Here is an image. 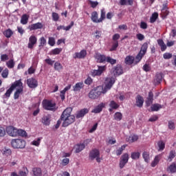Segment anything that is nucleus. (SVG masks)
I'll list each match as a JSON object with an SVG mask.
<instances>
[{
    "mask_svg": "<svg viewBox=\"0 0 176 176\" xmlns=\"http://www.w3.org/2000/svg\"><path fill=\"white\" fill-rule=\"evenodd\" d=\"M115 84V78L107 77L105 80V86H98L91 90L89 93V98L96 100L102 94H105L108 90H111L112 86Z\"/></svg>",
    "mask_w": 176,
    "mask_h": 176,
    "instance_id": "obj_1",
    "label": "nucleus"
},
{
    "mask_svg": "<svg viewBox=\"0 0 176 176\" xmlns=\"http://www.w3.org/2000/svg\"><path fill=\"white\" fill-rule=\"evenodd\" d=\"M16 87H19L14 94V100H18V98L20 97V94L23 93V82H21V79H19L18 80H16L14 82L13 84H12L11 87L6 91V92L3 95V98L4 100H9V98L13 93V90L16 89Z\"/></svg>",
    "mask_w": 176,
    "mask_h": 176,
    "instance_id": "obj_2",
    "label": "nucleus"
},
{
    "mask_svg": "<svg viewBox=\"0 0 176 176\" xmlns=\"http://www.w3.org/2000/svg\"><path fill=\"white\" fill-rule=\"evenodd\" d=\"M72 108L68 107L65 109L60 116V120H63V127H68L69 124H72L75 122V116L71 115Z\"/></svg>",
    "mask_w": 176,
    "mask_h": 176,
    "instance_id": "obj_3",
    "label": "nucleus"
},
{
    "mask_svg": "<svg viewBox=\"0 0 176 176\" xmlns=\"http://www.w3.org/2000/svg\"><path fill=\"white\" fill-rule=\"evenodd\" d=\"M11 146L14 149H24L25 148V140L23 139H12Z\"/></svg>",
    "mask_w": 176,
    "mask_h": 176,
    "instance_id": "obj_4",
    "label": "nucleus"
},
{
    "mask_svg": "<svg viewBox=\"0 0 176 176\" xmlns=\"http://www.w3.org/2000/svg\"><path fill=\"white\" fill-rule=\"evenodd\" d=\"M100 153V150L97 148H93L89 151V160H96L97 163H101V157Z\"/></svg>",
    "mask_w": 176,
    "mask_h": 176,
    "instance_id": "obj_5",
    "label": "nucleus"
},
{
    "mask_svg": "<svg viewBox=\"0 0 176 176\" xmlns=\"http://www.w3.org/2000/svg\"><path fill=\"white\" fill-rule=\"evenodd\" d=\"M43 108L45 109V111H54L57 110L56 102L46 99L43 101Z\"/></svg>",
    "mask_w": 176,
    "mask_h": 176,
    "instance_id": "obj_6",
    "label": "nucleus"
},
{
    "mask_svg": "<svg viewBox=\"0 0 176 176\" xmlns=\"http://www.w3.org/2000/svg\"><path fill=\"white\" fill-rule=\"evenodd\" d=\"M98 69H94L91 71V75L94 78L96 76H101L105 69H107V66H98Z\"/></svg>",
    "mask_w": 176,
    "mask_h": 176,
    "instance_id": "obj_7",
    "label": "nucleus"
},
{
    "mask_svg": "<svg viewBox=\"0 0 176 176\" xmlns=\"http://www.w3.org/2000/svg\"><path fill=\"white\" fill-rule=\"evenodd\" d=\"M17 128L13 126H8L6 129V131L10 137H17Z\"/></svg>",
    "mask_w": 176,
    "mask_h": 176,
    "instance_id": "obj_8",
    "label": "nucleus"
},
{
    "mask_svg": "<svg viewBox=\"0 0 176 176\" xmlns=\"http://www.w3.org/2000/svg\"><path fill=\"white\" fill-rule=\"evenodd\" d=\"M37 42H38V38L34 35L30 36L29 38V42L28 43V49H30L31 50H32V49H34V46L36 45Z\"/></svg>",
    "mask_w": 176,
    "mask_h": 176,
    "instance_id": "obj_9",
    "label": "nucleus"
},
{
    "mask_svg": "<svg viewBox=\"0 0 176 176\" xmlns=\"http://www.w3.org/2000/svg\"><path fill=\"white\" fill-rule=\"evenodd\" d=\"M27 85L30 89L38 87V80L34 78H30L27 80Z\"/></svg>",
    "mask_w": 176,
    "mask_h": 176,
    "instance_id": "obj_10",
    "label": "nucleus"
},
{
    "mask_svg": "<svg viewBox=\"0 0 176 176\" xmlns=\"http://www.w3.org/2000/svg\"><path fill=\"white\" fill-rule=\"evenodd\" d=\"M107 56L101 54L100 53H96L94 56L96 62L100 63H105L107 61Z\"/></svg>",
    "mask_w": 176,
    "mask_h": 176,
    "instance_id": "obj_11",
    "label": "nucleus"
},
{
    "mask_svg": "<svg viewBox=\"0 0 176 176\" xmlns=\"http://www.w3.org/2000/svg\"><path fill=\"white\" fill-rule=\"evenodd\" d=\"M146 107H151L152 104H153V92L152 91H150L148 92V96L146 98Z\"/></svg>",
    "mask_w": 176,
    "mask_h": 176,
    "instance_id": "obj_12",
    "label": "nucleus"
},
{
    "mask_svg": "<svg viewBox=\"0 0 176 176\" xmlns=\"http://www.w3.org/2000/svg\"><path fill=\"white\" fill-rule=\"evenodd\" d=\"M51 120L52 116H50V114H47L43 116V118H41V123H43L44 126H50Z\"/></svg>",
    "mask_w": 176,
    "mask_h": 176,
    "instance_id": "obj_13",
    "label": "nucleus"
},
{
    "mask_svg": "<svg viewBox=\"0 0 176 176\" xmlns=\"http://www.w3.org/2000/svg\"><path fill=\"white\" fill-rule=\"evenodd\" d=\"M135 105L138 108H142L144 107V98L141 95H138L135 97Z\"/></svg>",
    "mask_w": 176,
    "mask_h": 176,
    "instance_id": "obj_14",
    "label": "nucleus"
},
{
    "mask_svg": "<svg viewBox=\"0 0 176 176\" xmlns=\"http://www.w3.org/2000/svg\"><path fill=\"white\" fill-rule=\"evenodd\" d=\"M42 28H43V25L41 22H38L36 23H33L29 26V30L30 31H35L36 30H42Z\"/></svg>",
    "mask_w": 176,
    "mask_h": 176,
    "instance_id": "obj_15",
    "label": "nucleus"
},
{
    "mask_svg": "<svg viewBox=\"0 0 176 176\" xmlns=\"http://www.w3.org/2000/svg\"><path fill=\"white\" fill-rule=\"evenodd\" d=\"M89 113V109H82L77 112L76 114V119H80V118H83L85 115Z\"/></svg>",
    "mask_w": 176,
    "mask_h": 176,
    "instance_id": "obj_16",
    "label": "nucleus"
},
{
    "mask_svg": "<svg viewBox=\"0 0 176 176\" xmlns=\"http://www.w3.org/2000/svg\"><path fill=\"white\" fill-rule=\"evenodd\" d=\"M105 108V103L101 102L98 106L95 107L94 109L91 111L92 113H100V112L102 111V109Z\"/></svg>",
    "mask_w": 176,
    "mask_h": 176,
    "instance_id": "obj_17",
    "label": "nucleus"
},
{
    "mask_svg": "<svg viewBox=\"0 0 176 176\" xmlns=\"http://www.w3.org/2000/svg\"><path fill=\"white\" fill-rule=\"evenodd\" d=\"M86 56H87V52L85 50H82L80 52H76L74 58H85Z\"/></svg>",
    "mask_w": 176,
    "mask_h": 176,
    "instance_id": "obj_18",
    "label": "nucleus"
},
{
    "mask_svg": "<svg viewBox=\"0 0 176 176\" xmlns=\"http://www.w3.org/2000/svg\"><path fill=\"white\" fill-rule=\"evenodd\" d=\"M109 107H110V108L109 109V112H113V109H118L119 107H120V105H119V104L116 103V102H115V100H111L110 101V103L109 104Z\"/></svg>",
    "mask_w": 176,
    "mask_h": 176,
    "instance_id": "obj_19",
    "label": "nucleus"
},
{
    "mask_svg": "<svg viewBox=\"0 0 176 176\" xmlns=\"http://www.w3.org/2000/svg\"><path fill=\"white\" fill-rule=\"evenodd\" d=\"M31 175L32 176H42V168L39 167L32 168Z\"/></svg>",
    "mask_w": 176,
    "mask_h": 176,
    "instance_id": "obj_20",
    "label": "nucleus"
},
{
    "mask_svg": "<svg viewBox=\"0 0 176 176\" xmlns=\"http://www.w3.org/2000/svg\"><path fill=\"white\" fill-rule=\"evenodd\" d=\"M71 87H72V85H69L68 86L65 87L63 90L60 91V97L62 100V101H64L65 100V93L68 91V90L71 89Z\"/></svg>",
    "mask_w": 176,
    "mask_h": 176,
    "instance_id": "obj_21",
    "label": "nucleus"
},
{
    "mask_svg": "<svg viewBox=\"0 0 176 176\" xmlns=\"http://www.w3.org/2000/svg\"><path fill=\"white\" fill-rule=\"evenodd\" d=\"M119 3L121 6H133L134 0H120Z\"/></svg>",
    "mask_w": 176,
    "mask_h": 176,
    "instance_id": "obj_22",
    "label": "nucleus"
},
{
    "mask_svg": "<svg viewBox=\"0 0 176 176\" xmlns=\"http://www.w3.org/2000/svg\"><path fill=\"white\" fill-rule=\"evenodd\" d=\"M91 19L93 23H101L100 19H98V13L97 11H94L91 13Z\"/></svg>",
    "mask_w": 176,
    "mask_h": 176,
    "instance_id": "obj_23",
    "label": "nucleus"
},
{
    "mask_svg": "<svg viewBox=\"0 0 176 176\" xmlns=\"http://www.w3.org/2000/svg\"><path fill=\"white\" fill-rule=\"evenodd\" d=\"M163 80V73H157L154 79V82L157 85H160Z\"/></svg>",
    "mask_w": 176,
    "mask_h": 176,
    "instance_id": "obj_24",
    "label": "nucleus"
},
{
    "mask_svg": "<svg viewBox=\"0 0 176 176\" xmlns=\"http://www.w3.org/2000/svg\"><path fill=\"white\" fill-rule=\"evenodd\" d=\"M163 108V106L159 103H155L151 105V112H157L160 109H162Z\"/></svg>",
    "mask_w": 176,
    "mask_h": 176,
    "instance_id": "obj_25",
    "label": "nucleus"
},
{
    "mask_svg": "<svg viewBox=\"0 0 176 176\" xmlns=\"http://www.w3.org/2000/svg\"><path fill=\"white\" fill-rule=\"evenodd\" d=\"M157 42L159 46L161 47V52H165V50L167 49V45L166 43H164L163 39L160 38L157 41Z\"/></svg>",
    "mask_w": 176,
    "mask_h": 176,
    "instance_id": "obj_26",
    "label": "nucleus"
},
{
    "mask_svg": "<svg viewBox=\"0 0 176 176\" xmlns=\"http://www.w3.org/2000/svg\"><path fill=\"white\" fill-rule=\"evenodd\" d=\"M29 19H30V15L27 14H23L21 18V24H23V25H25V24L28 23Z\"/></svg>",
    "mask_w": 176,
    "mask_h": 176,
    "instance_id": "obj_27",
    "label": "nucleus"
},
{
    "mask_svg": "<svg viewBox=\"0 0 176 176\" xmlns=\"http://www.w3.org/2000/svg\"><path fill=\"white\" fill-rule=\"evenodd\" d=\"M83 87H85L83 82H77L74 87H73L74 91H79L80 89H83Z\"/></svg>",
    "mask_w": 176,
    "mask_h": 176,
    "instance_id": "obj_28",
    "label": "nucleus"
},
{
    "mask_svg": "<svg viewBox=\"0 0 176 176\" xmlns=\"http://www.w3.org/2000/svg\"><path fill=\"white\" fill-rule=\"evenodd\" d=\"M114 72L116 75H122V74H123L122 65H117L116 67H114Z\"/></svg>",
    "mask_w": 176,
    "mask_h": 176,
    "instance_id": "obj_29",
    "label": "nucleus"
},
{
    "mask_svg": "<svg viewBox=\"0 0 176 176\" xmlns=\"http://www.w3.org/2000/svg\"><path fill=\"white\" fill-rule=\"evenodd\" d=\"M149 45V42H145L142 44L140 48V52L143 53V54H146V52L148 50V46Z\"/></svg>",
    "mask_w": 176,
    "mask_h": 176,
    "instance_id": "obj_30",
    "label": "nucleus"
},
{
    "mask_svg": "<svg viewBox=\"0 0 176 176\" xmlns=\"http://www.w3.org/2000/svg\"><path fill=\"white\" fill-rule=\"evenodd\" d=\"M134 63V57L128 56L125 58V64L126 65H131Z\"/></svg>",
    "mask_w": 176,
    "mask_h": 176,
    "instance_id": "obj_31",
    "label": "nucleus"
},
{
    "mask_svg": "<svg viewBox=\"0 0 176 176\" xmlns=\"http://www.w3.org/2000/svg\"><path fill=\"white\" fill-rule=\"evenodd\" d=\"M86 148V146L85 144H80L76 145V153H80V152H82Z\"/></svg>",
    "mask_w": 176,
    "mask_h": 176,
    "instance_id": "obj_32",
    "label": "nucleus"
},
{
    "mask_svg": "<svg viewBox=\"0 0 176 176\" xmlns=\"http://www.w3.org/2000/svg\"><path fill=\"white\" fill-rule=\"evenodd\" d=\"M14 60V59H10L6 63V65L10 69H12L14 68L15 65Z\"/></svg>",
    "mask_w": 176,
    "mask_h": 176,
    "instance_id": "obj_33",
    "label": "nucleus"
},
{
    "mask_svg": "<svg viewBox=\"0 0 176 176\" xmlns=\"http://www.w3.org/2000/svg\"><path fill=\"white\" fill-rule=\"evenodd\" d=\"M160 162V155H156L153 161L151 162V167H156V166L159 164Z\"/></svg>",
    "mask_w": 176,
    "mask_h": 176,
    "instance_id": "obj_34",
    "label": "nucleus"
},
{
    "mask_svg": "<svg viewBox=\"0 0 176 176\" xmlns=\"http://www.w3.org/2000/svg\"><path fill=\"white\" fill-rule=\"evenodd\" d=\"M141 157V153L140 152H133L131 153V157L133 160H138Z\"/></svg>",
    "mask_w": 176,
    "mask_h": 176,
    "instance_id": "obj_35",
    "label": "nucleus"
},
{
    "mask_svg": "<svg viewBox=\"0 0 176 176\" xmlns=\"http://www.w3.org/2000/svg\"><path fill=\"white\" fill-rule=\"evenodd\" d=\"M142 157L144 160V162H146V163H149V160H151V157L149 156V152L148 151L143 152Z\"/></svg>",
    "mask_w": 176,
    "mask_h": 176,
    "instance_id": "obj_36",
    "label": "nucleus"
},
{
    "mask_svg": "<svg viewBox=\"0 0 176 176\" xmlns=\"http://www.w3.org/2000/svg\"><path fill=\"white\" fill-rule=\"evenodd\" d=\"M169 170L170 173L174 174L176 173V164L175 162H173L171 165H170L168 168V170Z\"/></svg>",
    "mask_w": 176,
    "mask_h": 176,
    "instance_id": "obj_37",
    "label": "nucleus"
},
{
    "mask_svg": "<svg viewBox=\"0 0 176 176\" xmlns=\"http://www.w3.org/2000/svg\"><path fill=\"white\" fill-rule=\"evenodd\" d=\"M46 43H47V41L45 37H41L39 38V45H38L39 47H43L46 46Z\"/></svg>",
    "mask_w": 176,
    "mask_h": 176,
    "instance_id": "obj_38",
    "label": "nucleus"
},
{
    "mask_svg": "<svg viewBox=\"0 0 176 176\" xmlns=\"http://www.w3.org/2000/svg\"><path fill=\"white\" fill-rule=\"evenodd\" d=\"M61 52H63V48H55L50 52V54L56 56L57 54H60Z\"/></svg>",
    "mask_w": 176,
    "mask_h": 176,
    "instance_id": "obj_39",
    "label": "nucleus"
},
{
    "mask_svg": "<svg viewBox=\"0 0 176 176\" xmlns=\"http://www.w3.org/2000/svg\"><path fill=\"white\" fill-rule=\"evenodd\" d=\"M118 46H119L118 41H113L111 47L110 48V52H115V50L118 49Z\"/></svg>",
    "mask_w": 176,
    "mask_h": 176,
    "instance_id": "obj_40",
    "label": "nucleus"
},
{
    "mask_svg": "<svg viewBox=\"0 0 176 176\" xmlns=\"http://www.w3.org/2000/svg\"><path fill=\"white\" fill-rule=\"evenodd\" d=\"M106 63H109L111 65H115L116 64V59H113L111 56H107Z\"/></svg>",
    "mask_w": 176,
    "mask_h": 176,
    "instance_id": "obj_41",
    "label": "nucleus"
},
{
    "mask_svg": "<svg viewBox=\"0 0 176 176\" xmlns=\"http://www.w3.org/2000/svg\"><path fill=\"white\" fill-rule=\"evenodd\" d=\"M3 35L6 38H10L12 35H13V31L10 29H8L3 32Z\"/></svg>",
    "mask_w": 176,
    "mask_h": 176,
    "instance_id": "obj_42",
    "label": "nucleus"
},
{
    "mask_svg": "<svg viewBox=\"0 0 176 176\" xmlns=\"http://www.w3.org/2000/svg\"><path fill=\"white\" fill-rule=\"evenodd\" d=\"M27 137V132L23 129L17 130V137Z\"/></svg>",
    "mask_w": 176,
    "mask_h": 176,
    "instance_id": "obj_43",
    "label": "nucleus"
},
{
    "mask_svg": "<svg viewBox=\"0 0 176 176\" xmlns=\"http://www.w3.org/2000/svg\"><path fill=\"white\" fill-rule=\"evenodd\" d=\"M126 149V145H122L120 148H118L116 151V153L117 156H120L122 153H123V151Z\"/></svg>",
    "mask_w": 176,
    "mask_h": 176,
    "instance_id": "obj_44",
    "label": "nucleus"
},
{
    "mask_svg": "<svg viewBox=\"0 0 176 176\" xmlns=\"http://www.w3.org/2000/svg\"><path fill=\"white\" fill-rule=\"evenodd\" d=\"M174 157H175V151L174 150H171L169 153L168 162H172Z\"/></svg>",
    "mask_w": 176,
    "mask_h": 176,
    "instance_id": "obj_45",
    "label": "nucleus"
},
{
    "mask_svg": "<svg viewBox=\"0 0 176 176\" xmlns=\"http://www.w3.org/2000/svg\"><path fill=\"white\" fill-rule=\"evenodd\" d=\"M54 69L55 71H61V69H63V65H61L60 62H56L54 63Z\"/></svg>",
    "mask_w": 176,
    "mask_h": 176,
    "instance_id": "obj_46",
    "label": "nucleus"
},
{
    "mask_svg": "<svg viewBox=\"0 0 176 176\" xmlns=\"http://www.w3.org/2000/svg\"><path fill=\"white\" fill-rule=\"evenodd\" d=\"M158 17H159V14H157V12H154L152 14L151 17L150 18L151 23H155V21L157 20Z\"/></svg>",
    "mask_w": 176,
    "mask_h": 176,
    "instance_id": "obj_47",
    "label": "nucleus"
},
{
    "mask_svg": "<svg viewBox=\"0 0 176 176\" xmlns=\"http://www.w3.org/2000/svg\"><path fill=\"white\" fill-rule=\"evenodd\" d=\"M144 55H145V54H144L140 51L135 57L136 63H140V61H141V60H142V57H144Z\"/></svg>",
    "mask_w": 176,
    "mask_h": 176,
    "instance_id": "obj_48",
    "label": "nucleus"
},
{
    "mask_svg": "<svg viewBox=\"0 0 176 176\" xmlns=\"http://www.w3.org/2000/svg\"><path fill=\"white\" fill-rule=\"evenodd\" d=\"M123 118V115L120 112H116L114 114V119L115 120H122Z\"/></svg>",
    "mask_w": 176,
    "mask_h": 176,
    "instance_id": "obj_49",
    "label": "nucleus"
},
{
    "mask_svg": "<svg viewBox=\"0 0 176 176\" xmlns=\"http://www.w3.org/2000/svg\"><path fill=\"white\" fill-rule=\"evenodd\" d=\"M41 141H42V138H38L32 142V145H34V146H39V145H41Z\"/></svg>",
    "mask_w": 176,
    "mask_h": 176,
    "instance_id": "obj_50",
    "label": "nucleus"
},
{
    "mask_svg": "<svg viewBox=\"0 0 176 176\" xmlns=\"http://www.w3.org/2000/svg\"><path fill=\"white\" fill-rule=\"evenodd\" d=\"M157 145L159 147V151H164V148H166V144H164L163 141L158 142Z\"/></svg>",
    "mask_w": 176,
    "mask_h": 176,
    "instance_id": "obj_51",
    "label": "nucleus"
},
{
    "mask_svg": "<svg viewBox=\"0 0 176 176\" xmlns=\"http://www.w3.org/2000/svg\"><path fill=\"white\" fill-rule=\"evenodd\" d=\"M121 161L125 162L126 163H129V154L128 153H124L120 159Z\"/></svg>",
    "mask_w": 176,
    "mask_h": 176,
    "instance_id": "obj_52",
    "label": "nucleus"
},
{
    "mask_svg": "<svg viewBox=\"0 0 176 176\" xmlns=\"http://www.w3.org/2000/svg\"><path fill=\"white\" fill-rule=\"evenodd\" d=\"M88 2L90 4L91 8H92L93 9H95V8H97V6H98V1L89 0Z\"/></svg>",
    "mask_w": 176,
    "mask_h": 176,
    "instance_id": "obj_53",
    "label": "nucleus"
},
{
    "mask_svg": "<svg viewBox=\"0 0 176 176\" xmlns=\"http://www.w3.org/2000/svg\"><path fill=\"white\" fill-rule=\"evenodd\" d=\"M9 76V69L6 68L1 73L2 78H6Z\"/></svg>",
    "mask_w": 176,
    "mask_h": 176,
    "instance_id": "obj_54",
    "label": "nucleus"
},
{
    "mask_svg": "<svg viewBox=\"0 0 176 176\" xmlns=\"http://www.w3.org/2000/svg\"><path fill=\"white\" fill-rule=\"evenodd\" d=\"M6 135V130L2 125H0V137H5Z\"/></svg>",
    "mask_w": 176,
    "mask_h": 176,
    "instance_id": "obj_55",
    "label": "nucleus"
},
{
    "mask_svg": "<svg viewBox=\"0 0 176 176\" xmlns=\"http://www.w3.org/2000/svg\"><path fill=\"white\" fill-rule=\"evenodd\" d=\"M163 57L164 60H170V58H173V54L166 52L163 54Z\"/></svg>",
    "mask_w": 176,
    "mask_h": 176,
    "instance_id": "obj_56",
    "label": "nucleus"
},
{
    "mask_svg": "<svg viewBox=\"0 0 176 176\" xmlns=\"http://www.w3.org/2000/svg\"><path fill=\"white\" fill-rule=\"evenodd\" d=\"M94 35H95L96 39H100V38H101L102 35V32L101 30H96L95 32Z\"/></svg>",
    "mask_w": 176,
    "mask_h": 176,
    "instance_id": "obj_57",
    "label": "nucleus"
},
{
    "mask_svg": "<svg viewBox=\"0 0 176 176\" xmlns=\"http://www.w3.org/2000/svg\"><path fill=\"white\" fill-rule=\"evenodd\" d=\"M138 140V135H133L131 137H129V142H135V141Z\"/></svg>",
    "mask_w": 176,
    "mask_h": 176,
    "instance_id": "obj_58",
    "label": "nucleus"
},
{
    "mask_svg": "<svg viewBox=\"0 0 176 176\" xmlns=\"http://www.w3.org/2000/svg\"><path fill=\"white\" fill-rule=\"evenodd\" d=\"M105 14H106L105 10L102 9L100 10V18L101 20V23H102L103 20H105Z\"/></svg>",
    "mask_w": 176,
    "mask_h": 176,
    "instance_id": "obj_59",
    "label": "nucleus"
},
{
    "mask_svg": "<svg viewBox=\"0 0 176 176\" xmlns=\"http://www.w3.org/2000/svg\"><path fill=\"white\" fill-rule=\"evenodd\" d=\"M60 16L57 12H52V19L54 21H58Z\"/></svg>",
    "mask_w": 176,
    "mask_h": 176,
    "instance_id": "obj_60",
    "label": "nucleus"
},
{
    "mask_svg": "<svg viewBox=\"0 0 176 176\" xmlns=\"http://www.w3.org/2000/svg\"><path fill=\"white\" fill-rule=\"evenodd\" d=\"M48 44L50 46H54L56 45V41L53 37H49Z\"/></svg>",
    "mask_w": 176,
    "mask_h": 176,
    "instance_id": "obj_61",
    "label": "nucleus"
},
{
    "mask_svg": "<svg viewBox=\"0 0 176 176\" xmlns=\"http://www.w3.org/2000/svg\"><path fill=\"white\" fill-rule=\"evenodd\" d=\"M84 83L88 85H91V83H93V78H91L90 76H88L87 78L84 81Z\"/></svg>",
    "mask_w": 176,
    "mask_h": 176,
    "instance_id": "obj_62",
    "label": "nucleus"
},
{
    "mask_svg": "<svg viewBox=\"0 0 176 176\" xmlns=\"http://www.w3.org/2000/svg\"><path fill=\"white\" fill-rule=\"evenodd\" d=\"M8 60H9V56L8 54H4L1 55V61L5 62L8 61Z\"/></svg>",
    "mask_w": 176,
    "mask_h": 176,
    "instance_id": "obj_63",
    "label": "nucleus"
},
{
    "mask_svg": "<svg viewBox=\"0 0 176 176\" xmlns=\"http://www.w3.org/2000/svg\"><path fill=\"white\" fill-rule=\"evenodd\" d=\"M143 71H145V72H149L151 71V66H149L148 64H145L143 66Z\"/></svg>",
    "mask_w": 176,
    "mask_h": 176,
    "instance_id": "obj_64",
    "label": "nucleus"
}]
</instances>
